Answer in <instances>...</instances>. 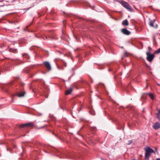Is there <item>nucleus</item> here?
I'll list each match as a JSON object with an SVG mask.
<instances>
[{
  "label": "nucleus",
  "instance_id": "obj_1",
  "mask_svg": "<svg viewBox=\"0 0 160 160\" xmlns=\"http://www.w3.org/2000/svg\"><path fill=\"white\" fill-rule=\"evenodd\" d=\"M144 150L145 151V159L149 160L150 153H154V151L152 149L149 147H148L147 148H145Z\"/></svg>",
  "mask_w": 160,
  "mask_h": 160
},
{
  "label": "nucleus",
  "instance_id": "obj_2",
  "mask_svg": "<svg viewBox=\"0 0 160 160\" xmlns=\"http://www.w3.org/2000/svg\"><path fill=\"white\" fill-rule=\"evenodd\" d=\"M34 126V124L32 122H29L20 125L19 127L20 128H24L26 127H29L32 128Z\"/></svg>",
  "mask_w": 160,
  "mask_h": 160
},
{
  "label": "nucleus",
  "instance_id": "obj_3",
  "mask_svg": "<svg viewBox=\"0 0 160 160\" xmlns=\"http://www.w3.org/2000/svg\"><path fill=\"white\" fill-rule=\"evenodd\" d=\"M121 4L124 8H126L129 11L131 12L133 11V9L131 8L129 5L126 2L122 1L121 2Z\"/></svg>",
  "mask_w": 160,
  "mask_h": 160
},
{
  "label": "nucleus",
  "instance_id": "obj_4",
  "mask_svg": "<svg viewBox=\"0 0 160 160\" xmlns=\"http://www.w3.org/2000/svg\"><path fill=\"white\" fill-rule=\"evenodd\" d=\"M146 54L147 55V60L149 62L152 61L154 57V54H151L149 51L147 52Z\"/></svg>",
  "mask_w": 160,
  "mask_h": 160
},
{
  "label": "nucleus",
  "instance_id": "obj_5",
  "mask_svg": "<svg viewBox=\"0 0 160 160\" xmlns=\"http://www.w3.org/2000/svg\"><path fill=\"white\" fill-rule=\"evenodd\" d=\"M122 32L124 35H128L131 33V32L126 28H123L121 29Z\"/></svg>",
  "mask_w": 160,
  "mask_h": 160
},
{
  "label": "nucleus",
  "instance_id": "obj_6",
  "mask_svg": "<svg viewBox=\"0 0 160 160\" xmlns=\"http://www.w3.org/2000/svg\"><path fill=\"white\" fill-rule=\"evenodd\" d=\"M61 154L62 156H61V158H68L70 156V154L69 152L67 153L62 152L61 153Z\"/></svg>",
  "mask_w": 160,
  "mask_h": 160
},
{
  "label": "nucleus",
  "instance_id": "obj_7",
  "mask_svg": "<svg viewBox=\"0 0 160 160\" xmlns=\"http://www.w3.org/2000/svg\"><path fill=\"white\" fill-rule=\"evenodd\" d=\"M25 93V92L24 91L22 92H21L19 91H17L16 93V95L19 97H22L24 96Z\"/></svg>",
  "mask_w": 160,
  "mask_h": 160
},
{
  "label": "nucleus",
  "instance_id": "obj_8",
  "mask_svg": "<svg viewBox=\"0 0 160 160\" xmlns=\"http://www.w3.org/2000/svg\"><path fill=\"white\" fill-rule=\"evenodd\" d=\"M43 64L45 66L48 68L49 70H51V66L49 63L47 62L46 61L43 62Z\"/></svg>",
  "mask_w": 160,
  "mask_h": 160
},
{
  "label": "nucleus",
  "instance_id": "obj_9",
  "mask_svg": "<svg viewBox=\"0 0 160 160\" xmlns=\"http://www.w3.org/2000/svg\"><path fill=\"white\" fill-rule=\"evenodd\" d=\"M153 128L155 130L160 128V123L158 122H155L153 125Z\"/></svg>",
  "mask_w": 160,
  "mask_h": 160
},
{
  "label": "nucleus",
  "instance_id": "obj_10",
  "mask_svg": "<svg viewBox=\"0 0 160 160\" xmlns=\"http://www.w3.org/2000/svg\"><path fill=\"white\" fill-rule=\"evenodd\" d=\"M155 19H154L153 20H150V21L149 22V25L151 27H154L153 24L155 22ZM158 26L157 24H156V26L155 27V28H157Z\"/></svg>",
  "mask_w": 160,
  "mask_h": 160
},
{
  "label": "nucleus",
  "instance_id": "obj_11",
  "mask_svg": "<svg viewBox=\"0 0 160 160\" xmlns=\"http://www.w3.org/2000/svg\"><path fill=\"white\" fill-rule=\"evenodd\" d=\"M48 149L50 151L55 152L56 153L58 151V150L54 148L49 147L48 148Z\"/></svg>",
  "mask_w": 160,
  "mask_h": 160
},
{
  "label": "nucleus",
  "instance_id": "obj_12",
  "mask_svg": "<svg viewBox=\"0 0 160 160\" xmlns=\"http://www.w3.org/2000/svg\"><path fill=\"white\" fill-rule=\"evenodd\" d=\"M72 91V88H69V89H68V90L66 91L65 93V95H68V94H70L71 92Z\"/></svg>",
  "mask_w": 160,
  "mask_h": 160
},
{
  "label": "nucleus",
  "instance_id": "obj_13",
  "mask_svg": "<svg viewBox=\"0 0 160 160\" xmlns=\"http://www.w3.org/2000/svg\"><path fill=\"white\" fill-rule=\"evenodd\" d=\"M122 24L126 26L128 25V22L127 19L123 20L122 22Z\"/></svg>",
  "mask_w": 160,
  "mask_h": 160
},
{
  "label": "nucleus",
  "instance_id": "obj_14",
  "mask_svg": "<svg viewBox=\"0 0 160 160\" xmlns=\"http://www.w3.org/2000/svg\"><path fill=\"white\" fill-rule=\"evenodd\" d=\"M157 118L158 120L160 121V109L159 110L157 114Z\"/></svg>",
  "mask_w": 160,
  "mask_h": 160
},
{
  "label": "nucleus",
  "instance_id": "obj_15",
  "mask_svg": "<svg viewBox=\"0 0 160 160\" xmlns=\"http://www.w3.org/2000/svg\"><path fill=\"white\" fill-rule=\"evenodd\" d=\"M148 94L149 95L150 98L152 99L153 100L154 99V97L153 94L152 93H149Z\"/></svg>",
  "mask_w": 160,
  "mask_h": 160
},
{
  "label": "nucleus",
  "instance_id": "obj_16",
  "mask_svg": "<svg viewBox=\"0 0 160 160\" xmlns=\"http://www.w3.org/2000/svg\"><path fill=\"white\" fill-rule=\"evenodd\" d=\"M146 95L144 93L142 94V96L141 97V99H144L146 98Z\"/></svg>",
  "mask_w": 160,
  "mask_h": 160
},
{
  "label": "nucleus",
  "instance_id": "obj_17",
  "mask_svg": "<svg viewBox=\"0 0 160 160\" xmlns=\"http://www.w3.org/2000/svg\"><path fill=\"white\" fill-rule=\"evenodd\" d=\"M63 15L65 16H66V17H69L70 16V14H69L68 13H66L65 12H63Z\"/></svg>",
  "mask_w": 160,
  "mask_h": 160
},
{
  "label": "nucleus",
  "instance_id": "obj_18",
  "mask_svg": "<svg viewBox=\"0 0 160 160\" xmlns=\"http://www.w3.org/2000/svg\"><path fill=\"white\" fill-rule=\"evenodd\" d=\"M146 66H147L146 68L147 69H148V70H149L150 71L151 70V68L150 66H148L147 64L146 65Z\"/></svg>",
  "mask_w": 160,
  "mask_h": 160
},
{
  "label": "nucleus",
  "instance_id": "obj_19",
  "mask_svg": "<svg viewBox=\"0 0 160 160\" xmlns=\"http://www.w3.org/2000/svg\"><path fill=\"white\" fill-rule=\"evenodd\" d=\"M132 142V140H130L128 141V142L127 143V144L129 145Z\"/></svg>",
  "mask_w": 160,
  "mask_h": 160
},
{
  "label": "nucleus",
  "instance_id": "obj_20",
  "mask_svg": "<svg viewBox=\"0 0 160 160\" xmlns=\"http://www.w3.org/2000/svg\"><path fill=\"white\" fill-rule=\"evenodd\" d=\"M155 52L157 54L159 53L160 52V48L158 49Z\"/></svg>",
  "mask_w": 160,
  "mask_h": 160
},
{
  "label": "nucleus",
  "instance_id": "obj_21",
  "mask_svg": "<svg viewBox=\"0 0 160 160\" xmlns=\"http://www.w3.org/2000/svg\"><path fill=\"white\" fill-rule=\"evenodd\" d=\"M52 32H53L52 31H51L50 32V33L48 34V37L49 38H50V37L51 38V36H50V34H52Z\"/></svg>",
  "mask_w": 160,
  "mask_h": 160
},
{
  "label": "nucleus",
  "instance_id": "obj_22",
  "mask_svg": "<svg viewBox=\"0 0 160 160\" xmlns=\"http://www.w3.org/2000/svg\"><path fill=\"white\" fill-rule=\"evenodd\" d=\"M23 57H24V58H25V56H26V58H27L28 59V54H25L24 55H23Z\"/></svg>",
  "mask_w": 160,
  "mask_h": 160
},
{
  "label": "nucleus",
  "instance_id": "obj_23",
  "mask_svg": "<svg viewBox=\"0 0 160 160\" xmlns=\"http://www.w3.org/2000/svg\"><path fill=\"white\" fill-rule=\"evenodd\" d=\"M12 82H10L8 84H7V85H6V88H7L8 86V85H10L11 84H12Z\"/></svg>",
  "mask_w": 160,
  "mask_h": 160
},
{
  "label": "nucleus",
  "instance_id": "obj_24",
  "mask_svg": "<svg viewBox=\"0 0 160 160\" xmlns=\"http://www.w3.org/2000/svg\"><path fill=\"white\" fill-rule=\"evenodd\" d=\"M127 52H125L123 55L125 57H127Z\"/></svg>",
  "mask_w": 160,
  "mask_h": 160
},
{
  "label": "nucleus",
  "instance_id": "obj_25",
  "mask_svg": "<svg viewBox=\"0 0 160 160\" xmlns=\"http://www.w3.org/2000/svg\"><path fill=\"white\" fill-rule=\"evenodd\" d=\"M63 65L65 67H66V66H67V64L65 62H63Z\"/></svg>",
  "mask_w": 160,
  "mask_h": 160
},
{
  "label": "nucleus",
  "instance_id": "obj_26",
  "mask_svg": "<svg viewBox=\"0 0 160 160\" xmlns=\"http://www.w3.org/2000/svg\"><path fill=\"white\" fill-rule=\"evenodd\" d=\"M74 70V68H72V69L71 70V71L72 72H73Z\"/></svg>",
  "mask_w": 160,
  "mask_h": 160
},
{
  "label": "nucleus",
  "instance_id": "obj_27",
  "mask_svg": "<svg viewBox=\"0 0 160 160\" xmlns=\"http://www.w3.org/2000/svg\"><path fill=\"white\" fill-rule=\"evenodd\" d=\"M99 85H101L102 86H104V85L103 84L101 83H99Z\"/></svg>",
  "mask_w": 160,
  "mask_h": 160
},
{
  "label": "nucleus",
  "instance_id": "obj_28",
  "mask_svg": "<svg viewBox=\"0 0 160 160\" xmlns=\"http://www.w3.org/2000/svg\"><path fill=\"white\" fill-rule=\"evenodd\" d=\"M15 79H19V78L18 77H16Z\"/></svg>",
  "mask_w": 160,
  "mask_h": 160
},
{
  "label": "nucleus",
  "instance_id": "obj_29",
  "mask_svg": "<svg viewBox=\"0 0 160 160\" xmlns=\"http://www.w3.org/2000/svg\"><path fill=\"white\" fill-rule=\"evenodd\" d=\"M156 160H160V158H158L156 159Z\"/></svg>",
  "mask_w": 160,
  "mask_h": 160
},
{
  "label": "nucleus",
  "instance_id": "obj_30",
  "mask_svg": "<svg viewBox=\"0 0 160 160\" xmlns=\"http://www.w3.org/2000/svg\"><path fill=\"white\" fill-rule=\"evenodd\" d=\"M44 37L46 39L47 38V37L46 36H44Z\"/></svg>",
  "mask_w": 160,
  "mask_h": 160
},
{
  "label": "nucleus",
  "instance_id": "obj_31",
  "mask_svg": "<svg viewBox=\"0 0 160 160\" xmlns=\"http://www.w3.org/2000/svg\"><path fill=\"white\" fill-rule=\"evenodd\" d=\"M148 49L149 50H150V49H151V48H150V47H148Z\"/></svg>",
  "mask_w": 160,
  "mask_h": 160
},
{
  "label": "nucleus",
  "instance_id": "obj_32",
  "mask_svg": "<svg viewBox=\"0 0 160 160\" xmlns=\"http://www.w3.org/2000/svg\"><path fill=\"white\" fill-rule=\"evenodd\" d=\"M24 30L25 31H26V29H24Z\"/></svg>",
  "mask_w": 160,
  "mask_h": 160
},
{
  "label": "nucleus",
  "instance_id": "obj_33",
  "mask_svg": "<svg viewBox=\"0 0 160 160\" xmlns=\"http://www.w3.org/2000/svg\"><path fill=\"white\" fill-rule=\"evenodd\" d=\"M7 150H8V148H7Z\"/></svg>",
  "mask_w": 160,
  "mask_h": 160
},
{
  "label": "nucleus",
  "instance_id": "obj_34",
  "mask_svg": "<svg viewBox=\"0 0 160 160\" xmlns=\"http://www.w3.org/2000/svg\"><path fill=\"white\" fill-rule=\"evenodd\" d=\"M102 160H106V159H102Z\"/></svg>",
  "mask_w": 160,
  "mask_h": 160
},
{
  "label": "nucleus",
  "instance_id": "obj_35",
  "mask_svg": "<svg viewBox=\"0 0 160 160\" xmlns=\"http://www.w3.org/2000/svg\"><path fill=\"white\" fill-rule=\"evenodd\" d=\"M43 39H45V38L44 37H43Z\"/></svg>",
  "mask_w": 160,
  "mask_h": 160
},
{
  "label": "nucleus",
  "instance_id": "obj_36",
  "mask_svg": "<svg viewBox=\"0 0 160 160\" xmlns=\"http://www.w3.org/2000/svg\"><path fill=\"white\" fill-rule=\"evenodd\" d=\"M76 40H77V38H75Z\"/></svg>",
  "mask_w": 160,
  "mask_h": 160
},
{
  "label": "nucleus",
  "instance_id": "obj_37",
  "mask_svg": "<svg viewBox=\"0 0 160 160\" xmlns=\"http://www.w3.org/2000/svg\"><path fill=\"white\" fill-rule=\"evenodd\" d=\"M55 135V136H56V135L55 134H54V133H53Z\"/></svg>",
  "mask_w": 160,
  "mask_h": 160
},
{
  "label": "nucleus",
  "instance_id": "obj_38",
  "mask_svg": "<svg viewBox=\"0 0 160 160\" xmlns=\"http://www.w3.org/2000/svg\"><path fill=\"white\" fill-rule=\"evenodd\" d=\"M123 48V47H121V48Z\"/></svg>",
  "mask_w": 160,
  "mask_h": 160
},
{
  "label": "nucleus",
  "instance_id": "obj_39",
  "mask_svg": "<svg viewBox=\"0 0 160 160\" xmlns=\"http://www.w3.org/2000/svg\"><path fill=\"white\" fill-rule=\"evenodd\" d=\"M12 101H13V99H12Z\"/></svg>",
  "mask_w": 160,
  "mask_h": 160
},
{
  "label": "nucleus",
  "instance_id": "obj_40",
  "mask_svg": "<svg viewBox=\"0 0 160 160\" xmlns=\"http://www.w3.org/2000/svg\"><path fill=\"white\" fill-rule=\"evenodd\" d=\"M42 114H40V115H42Z\"/></svg>",
  "mask_w": 160,
  "mask_h": 160
},
{
  "label": "nucleus",
  "instance_id": "obj_41",
  "mask_svg": "<svg viewBox=\"0 0 160 160\" xmlns=\"http://www.w3.org/2000/svg\"><path fill=\"white\" fill-rule=\"evenodd\" d=\"M132 160H135V159H132Z\"/></svg>",
  "mask_w": 160,
  "mask_h": 160
}]
</instances>
